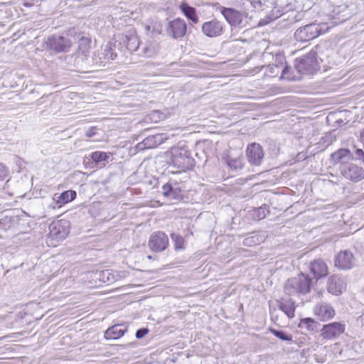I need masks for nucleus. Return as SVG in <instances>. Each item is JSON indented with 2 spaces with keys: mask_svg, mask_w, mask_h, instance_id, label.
Masks as SVG:
<instances>
[{
  "mask_svg": "<svg viewBox=\"0 0 364 364\" xmlns=\"http://www.w3.org/2000/svg\"><path fill=\"white\" fill-rule=\"evenodd\" d=\"M111 156L112 154L109 152L97 151L90 154V159L100 166H105Z\"/></svg>",
  "mask_w": 364,
  "mask_h": 364,
  "instance_id": "31",
  "label": "nucleus"
},
{
  "mask_svg": "<svg viewBox=\"0 0 364 364\" xmlns=\"http://www.w3.org/2000/svg\"><path fill=\"white\" fill-rule=\"evenodd\" d=\"M149 246L151 250L156 252L164 251L168 246V237L162 231L153 232L149 240Z\"/></svg>",
  "mask_w": 364,
  "mask_h": 364,
  "instance_id": "9",
  "label": "nucleus"
},
{
  "mask_svg": "<svg viewBox=\"0 0 364 364\" xmlns=\"http://www.w3.org/2000/svg\"><path fill=\"white\" fill-rule=\"evenodd\" d=\"M147 257H148L149 259H152V257L151 255H149Z\"/></svg>",
  "mask_w": 364,
  "mask_h": 364,
  "instance_id": "45",
  "label": "nucleus"
},
{
  "mask_svg": "<svg viewBox=\"0 0 364 364\" xmlns=\"http://www.w3.org/2000/svg\"><path fill=\"white\" fill-rule=\"evenodd\" d=\"M299 327L301 329H306L309 331H317L319 324L311 318H305L301 319Z\"/></svg>",
  "mask_w": 364,
  "mask_h": 364,
  "instance_id": "32",
  "label": "nucleus"
},
{
  "mask_svg": "<svg viewBox=\"0 0 364 364\" xmlns=\"http://www.w3.org/2000/svg\"><path fill=\"white\" fill-rule=\"evenodd\" d=\"M76 192L73 190H68L63 192L59 196L55 194L54 196V200H56V203L61 205L66 204L72 200H73L76 198Z\"/></svg>",
  "mask_w": 364,
  "mask_h": 364,
  "instance_id": "28",
  "label": "nucleus"
},
{
  "mask_svg": "<svg viewBox=\"0 0 364 364\" xmlns=\"http://www.w3.org/2000/svg\"><path fill=\"white\" fill-rule=\"evenodd\" d=\"M127 331V328L122 324L114 325L105 333V338L107 340L118 339Z\"/></svg>",
  "mask_w": 364,
  "mask_h": 364,
  "instance_id": "23",
  "label": "nucleus"
},
{
  "mask_svg": "<svg viewBox=\"0 0 364 364\" xmlns=\"http://www.w3.org/2000/svg\"><path fill=\"white\" fill-rule=\"evenodd\" d=\"M295 69L301 74H314L320 69L317 53L312 50L294 61Z\"/></svg>",
  "mask_w": 364,
  "mask_h": 364,
  "instance_id": "5",
  "label": "nucleus"
},
{
  "mask_svg": "<svg viewBox=\"0 0 364 364\" xmlns=\"http://www.w3.org/2000/svg\"><path fill=\"white\" fill-rule=\"evenodd\" d=\"M165 138L162 134L151 135L145 138L141 142L136 145V149L144 150L147 149H154L161 144Z\"/></svg>",
  "mask_w": 364,
  "mask_h": 364,
  "instance_id": "17",
  "label": "nucleus"
},
{
  "mask_svg": "<svg viewBox=\"0 0 364 364\" xmlns=\"http://www.w3.org/2000/svg\"><path fill=\"white\" fill-rule=\"evenodd\" d=\"M270 331L276 337L279 338V339H281L282 341H292L291 335L287 334L283 331H278V330H276L274 328H271Z\"/></svg>",
  "mask_w": 364,
  "mask_h": 364,
  "instance_id": "39",
  "label": "nucleus"
},
{
  "mask_svg": "<svg viewBox=\"0 0 364 364\" xmlns=\"http://www.w3.org/2000/svg\"><path fill=\"white\" fill-rule=\"evenodd\" d=\"M312 280L305 274L301 273L289 278L284 284V293L288 296H301L308 294L311 289Z\"/></svg>",
  "mask_w": 364,
  "mask_h": 364,
  "instance_id": "1",
  "label": "nucleus"
},
{
  "mask_svg": "<svg viewBox=\"0 0 364 364\" xmlns=\"http://www.w3.org/2000/svg\"><path fill=\"white\" fill-rule=\"evenodd\" d=\"M354 264V257L350 251L347 250L341 251L336 257L335 265L341 269H350Z\"/></svg>",
  "mask_w": 364,
  "mask_h": 364,
  "instance_id": "14",
  "label": "nucleus"
},
{
  "mask_svg": "<svg viewBox=\"0 0 364 364\" xmlns=\"http://www.w3.org/2000/svg\"><path fill=\"white\" fill-rule=\"evenodd\" d=\"M346 325L341 322H333L323 325L321 330V336L326 340H333L344 333Z\"/></svg>",
  "mask_w": 364,
  "mask_h": 364,
  "instance_id": "11",
  "label": "nucleus"
},
{
  "mask_svg": "<svg viewBox=\"0 0 364 364\" xmlns=\"http://www.w3.org/2000/svg\"><path fill=\"white\" fill-rule=\"evenodd\" d=\"M188 26L186 22L180 18L168 21L165 26L166 35L173 39H181L187 33Z\"/></svg>",
  "mask_w": 364,
  "mask_h": 364,
  "instance_id": "6",
  "label": "nucleus"
},
{
  "mask_svg": "<svg viewBox=\"0 0 364 364\" xmlns=\"http://www.w3.org/2000/svg\"><path fill=\"white\" fill-rule=\"evenodd\" d=\"M269 70L272 74L275 75H278L280 72L282 73V68H280L279 65H274V63L269 65Z\"/></svg>",
  "mask_w": 364,
  "mask_h": 364,
  "instance_id": "41",
  "label": "nucleus"
},
{
  "mask_svg": "<svg viewBox=\"0 0 364 364\" xmlns=\"http://www.w3.org/2000/svg\"><path fill=\"white\" fill-rule=\"evenodd\" d=\"M267 237V235L263 232H252L243 240V245L248 247L259 245L263 242Z\"/></svg>",
  "mask_w": 364,
  "mask_h": 364,
  "instance_id": "24",
  "label": "nucleus"
},
{
  "mask_svg": "<svg viewBox=\"0 0 364 364\" xmlns=\"http://www.w3.org/2000/svg\"><path fill=\"white\" fill-rule=\"evenodd\" d=\"M146 29L152 36H157L161 33L162 25L159 21H152L149 25L146 26Z\"/></svg>",
  "mask_w": 364,
  "mask_h": 364,
  "instance_id": "36",
  "label": "nucleus"
},
{
  "mask_svg": "<svg viewBox=\"0 0 364 364\" xmlns=\"http://www.w3.org/2000/svg\"><path fill=\"white\" fill-rule=\"evenodd\" d=\"M148 332L149 331L147 328H140L136 332V338L139 339L142 338L148 333Z\"/></svg>",
  "mask_w": 364,
  "mask_h": 364,
  "instance_id": "42",
  "label": "nucleus"
},
{
  "mask_svg": "<svg viewBox=\"0 0 364 364\" xmlns=\"http://www.w3.org/2000/svg\"><path fill=\"white\" fill-rule=\"evenodd\" d=\"M6 174H7V169H6V166L4 164H0V176L4 177L6 176Z\"/></svg>",
  "mask_w": 364,
  "mask_h": 364,
  "instance_id": "44",
  "label": "nucleus"
},
{
  "mask_svg": "<svg viewBox=\"0 0 364 364\" xmlns=\"http://www.w3.org/2000/svg\"><path fill=\"white\" fill-rule=\"evenodd\" d=\"M123 42L126 44L127 48L131 52L136 50L139 46V41L135 32L126 35Z\"/></svg>",
  "mask_w": 364,
  "mask_h": 364,
  "instance_id": "30",
  "label": "nucleus"
},
{
  "mask_svg": "<svg viewBox=\"0 0 364 364\" xmlns=\"http://www.w3.org/2000/svg\"><path fill=\"white\" fill-rule=\"evenodd\" d=\"M97 129L94 127H90L85 132L87 137H92L95 135Z\"/></svg>",
  "mask_w": 364,
  "mask_h": 364,
  "instance_id": "43",
  "label": "nucleus"
},
{
  "mask_svg": "<svg viewBox=\"0 0 364 364\" xmlns=\"http://www.w3.org/2000/svg\"><path fill=\"white\" fill-rule=\"evenodd\" d=\"M246 156L248 162L251 165L259 166L263 161L264 152L259 144L254 142L247 146Z\"/></svg>",
  "mask_w": 364,
  "mask_h": 364,
  "instance_id": "10",
  "label": "nucleus"
},
{
  "mask_svg": "<svg viewBox=\"0 0 364 364\" xmlns=\"http://www.w3.org/2000/svg\"><path fill=\"white\" fill-rule=\"evenodd\" d=\"M241 5L248 12L251 8L255 9L257 6H261L262 3L260 1L242 0Z\"/></svg>",
  "mask_w": 364,
  "mask_h": 364,
  "instance_id": "38",
  "label": "nucleus"
},
{
  "mask_svg": "<svg viewBox=\"0 0 364 364\" xmlns=\"http://www.w3.org/2000/svg\"><path fill=\"white\" fill-rule=\"evenodd\" d=\"M70 46L71 42L68 38L58 35L48 37L44 43L45 49L54 53L68 52Z\"/></svg>",
  "mask_w": 364,
  "mask_h": 364,
  "instance_id": "8",
  "label": "nucleus"
},
{
  "mask_svg": "<svg viewBox=\"0 0 364 364\" xmlns=\"http://www.w3.org/2000/svg\"><path fill=\"white\" fill-rule=\"evenodd\" d=\"M341 174L347 179L354 181H360L364 178V171L354 164H348L341 166Z\"/></svg>",
  "mask_w": 364,
  "mask_h": 364,
  "instance_id": "13",
  "label": "nucleus"
},
{
  "mask_svg": "<svg viewBox=\"0 0 364 364\" xmlns=\"http://www.w3.org/2000/svg\"><path fill=\"white\" fill-rule=\"evenodd\" d=\"M179 9L181 12L184 14V16L192 23H197L199 21L198 16L196 14V10L195 8L189 6L187 3L183 2L179 6Z\"/></svg>",
  "mask_w": 364,
  "mask_h": 364,
  "instance_id": "25",
  "label": "nucleus"
},
{
  "mask_svg": "<svg viewBox=\"0 0 364 364\" xmlns=\"http://www.w3.org/2000/svg\"><path fill=\"white\" fill-rule=\"evenodd\" d=\"M223 23L213 18L209 21H205L202 25L203 33L209 38H215L223 33Z\"/></svg>",
  "mask_w": 364,
  "mask_h": 364,
  "instance_id": "12",
  "label": "nucleus"
},
{
  "mask_svg": "<svg viewBox=\"0 0 364 364\" xmlns=\"http://www.w3.org/2000/svg\"><path fill=\"white\" fill-rule=\"evenodd\" d=\"M331 156L334 164H341V166L348 164V161L353 158L350 151L346 149H341L333 153Z\"/></svg>",
  "mask_w": 364,
  "mask_h": 364,
  "instance_id": "22",
  "label": "nucleus"
},
{
  "mask_svg": "<svg viewBox=\"0 0 364 364\" xmlns=\"http://www.w3.org/2000/svg\"><path fill=\"white\" fill-rule=\"evenodd\" d=\"M242 9L240 11L232 8L221 7L220 13L231 26L244 28L251 26L252 18L246 10Z\"/></svg>",
  "mask_w": 364,
  "mask_h": 364,
  "instance_id": "4",
  "label": "nucleus"
},
{
  "mask_svg": "<svg viewBox=\"0 0 364 364\" xmlns=\"http://www.w3.org/2000/svg\"><path fill=\"white\" fill-rule=\"evenodd\" d=\"M274 65H279V67L282 68V78L287 79L289 80H294V77L289 75V68L286 65L285 57L283 54L278 53L276 55Z\"/></svg>",
  "mask_w": 364,
  "mask_h": 364,
  "instance_id": "29",
  "label": "nucleus"
},
{
  "mask_svg": "<svg viewBox=\"0 0 364 364\" xmlns=\"http://www.w3.org/2000/svg\"><path fill=\"white\" fill-rule=\"evenodd\" d=\"M329 29L326 23L316 20L313 23H307L296 29L294 38L297 41L307 42L325 33Z\"/></svg>",
  "mask_w": 364,
  "mask_h": 364,
  "instance_id": "2",
  "label": "nucleus"
},
{
  "mask_svg": "<svg viewBox=\"0 0 364 364\" xmlns=\"http://www.w3.org/2000/svg\"><path fill=\"white\" fill-rule=\"evenodd\" d=\"M117 57V54L112 50V49L108 46H106L103 51L98 54L100 65L105 66L106 63L113 60Z\"/></svg>",
  "mask_w": 364,
  "mask_h": 364,
  "instance_id": "26",
  "label": "nucleus"
},
{
  "mask_svg": "<svg viewBox=\"0 0 364 364\" xmlns=\"http://www.w3.org/2000/svg\"><path fill=\"white\" fill-rule=\"evenodd\" d=\"M279 308L289 318L294 316V312L296 307V301L292 298L284 296L278 301Z\"/></svg>",
  "mask_w": 364,
  "mask_h": 364,
  "instance_id": "20",
  "label": "nucleus"
},
{
  "mask_svg": "<svg viewBox=\"0 0 364 364\" xmlns=\"http://www.w3.org/2000/svg\"><path fill=\"white\" fill-rule=\"evenodd\" d=\"M364 159V151L361 149H357L355 155L353 156L352 159L360 160Z\"/></svg>",
  "mask_w": 364,
  "mask_h": 364,
  "instance_id": "40",
  "label": "nucleus"
},
{
  "mask_svg": "<svg viewBox=\"0 0 364 364\" xmlns=\"http://www.w3.org/2000/svg\"><path fill=\"white\" fill-rule=\"evenodd\" d=\"M308 11H296L291 9V5H287L286 11L281 15L283 20H287L290 24L301 21L304 18Z\"/></svg>",
  "mask_w": 364,
  "mask_h": 364,
  "instance_id": "18",
  "label": "nucleus"
},
{
  "mask_svg": "<svg viewBox=\"0 0 364 364\" xmlns=\"http://www.w3.org/2000/svg\"><path fill=\"white\" fill-rule=\"evenodd\" d=\"M315 316L322 321H326L335 316V311L333 307L328 303L319 302L314 309Z\"/></svg>",
  "mask_w": 364,
  "mask_h": 364,
  "instance_id": "15",
  "label": "nucleus"
},
{
  "mask_svg": "<svg viewBox=\"0 0 364 364\" xmlns=\"http://www.w3.org/2000/svg\"><path fill=\"white\" fill-rule=\"evenodd\" d=\"M269 213V211L268 210V207L264 205L253 210L252 215L254 220H259L266 218Z\"/></svg>",
  "mask_w": 364,
  "mask_h": 364,
  "instance_id": "35",
  "label": "nucleus"
},
{
  "mask_svg": "<svg viewBox=\"0 0 364 364\" xmlns=\"http://www.w3.org/2000/svg\"><path fill=\"white\" fill-rule=\"evenodd\" d=\"M172 164L177 168L185 171L192 169L195 166V161L192 158L190 151L185 145H178L172 147L170 151Z\"/></svg>",
  "mask_w": 364,
  "mask_h": 364,
  "instance_id": "3",
  "label": "nucleus"
},
{
  "mask_svg": "<svg viewBox=\"0 0 364 364\" xmlns=\"http://www.w3.org/2000/svg\"><path fill=\"white\" fill-rule=\"evenodd\" d=\"M171 238L174 242V248L176 250H181L184 249V239L183 237L178 234H171Z\"/></svg>",
  "mask_w": 364,
  "mask_h": 364,
  "instance_id": "37",
  "label": "nucleus"
},
{
  "mask_svg": "<svg viewBox=\"0 0 364 364\" xmlns=\"http://www.w3.org/2000/svg\"><path fill=\"white\" fill-rule=\"evenodd\" d=\"M82 42L80 43L79 46V50L77 52L73 55L74 57V65L77 69L86 68L89 63L87 62V53L88 48L86 45L85 48H82Z\"/></svg>",
  "mask_w": 364,
  "mask_h": 364,
  "instance_id": "19",
  "label": "nucleus"
},
{
  "mask_svg": "<svg viewBox=\"0 0 364 364\" xmlns=\"http://www.w3.org/2000/svg\"><path fill=\"white\" fill-rule=\"evenodd\" d=\"M181 192V188L175 181L170 180L162 186V193L165 197L175 199L178 198Z\"/></svg>",
  "mask_w": 364,
  "mask_h": 364,
  "instance_id": "21",
  "label": "nucleus"
},
{
  "mask_svg": "<svg viewBox=\"0 0 364 364\" xmlns=\"http://www.w3.org/2000/svg\"><path fill=\"white\" fill-rule=\"evenodd\" d=\"M309 269L314 277L316 279L326 277L328 274L327 264L321 259L312 261L310 263Z\"/></svg>",
  "mask_w": 364,
  "mask_h": 364,
  "instance_id": "16",
  "label": "nucleus"
},
{
  "mask_svg": "<svg viewBox=\"0 0 364 364\" xmlns=\"http://www.w3.org/2000/svg\"><path fill=\"white\" fill-rule=\"evenodd\" d=\"M70 222L67 220H58L49 225L48 239L59 242L66 238L69 234Z\"/></svg>",
  "mask_w": 364,
  "mask_h": 364,
  "instance_id": "7",
  "label": "nucleus"
},
{
  "mask_svg": "<svg viewBox=\"0 0 364 364\" xmlns=\"http://www.w3.org/2000/svg\"><path fill=\"white\" fill-rule=\"evenodd\" d=\"M333 12L338 16L342 17L341 21H345L353 15V11L349 9V5L342 4L337 6L333 11Z\"/></svg>",
  "mask_w": 364,
  "mask_h": 364,
  "instance_id": "33",
  "label": "nucleus"
},
{
  "mask_svg": "<svg viewBox=\"0 0 364 364\" xmlns=\"http://www.w3.org/2000/svg\"><path fill=\"white\" fill-rule=\"evenodd\" d=\"M243 158L240 156L236 158H232L230 156H228L225 162L228 167H230L231 169L237 171L240 170L243 168Z\"/></svg>",
  "mask_w": 364,
  "mask_h": 364,
  "instance_id": "34",
  "label": "nucleus"
},
{
  "mask_svg": "<svg viewBox=\"0 0 364 364\" xmlns=\"http://www.w3.org/2000/svg\"><path fill=\"white\" fill-rule=\"evenodd\" d=\"M328 291L333 294H340L342 292V285L339 277L336 275H332L328 280Z\"/></svg>",
  "mask_w": 364,
  "mask_h": 364,
  "instance_id": "27",
  "label": "nucleus"
}]
</instances>
